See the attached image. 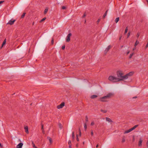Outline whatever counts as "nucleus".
Here are the masks:
<instances>
[{
    "label": "nucleus",
    "mask_w": 148,
    "mask_h": 148,
    "mask_svg": "<svg viewBox=\"0 0 148 148\" xmlns=\"http://www.w3.org/2000/svg\"><path fill=\"white\" fill-rule=\"evenodd\" d=\"M65 48V45L63 46L62 47V49H64Z\"/></svg>",
    "instance_id": "obj_37"
},
{
    "label": "nucleus",
    "mask_w": 148,
    "mask_h": 148,
    "mask_svg": "<svg viewBox=\"0 0 148 148\" xmlns=\"http://www.w3.org/2000/svg\"><path fill=\"white\" fill-rule=\"evenodd\" d=\"M146 145L147 147H148V140L146 143Z\"/></svg>",
    "instance_id": "obj_44"
},
{
    "label": "nucleus",
    "mask_w": 148,
    "mask_h": 148,
    "mask_svg": "<svg viewBox=\"0 0 148 148\" xmlns=\"http://www.w3.org/2000/svg\"><path fill=\"white\" fill-rule=\"evenodd\" d=\"M69 148H72L71 145H69Z\"/></svg>",
    "instance_id": "obj_53"
},
{
    "label": "nucleus",
    "mask_w": 148,
    "mask_h": 148,
    "mask_svg": "<svg viewBox=\"0 0 148 148\" xmlns=\"http://www.w3.org/2000/svg\"><path fill=\"white\" fill-rule=\"evenodd\" d=\"M46 19V17H44L40 21V22H42V21H44Z\"/></svg>",
    "instance_id": "obj_26"
},
{
    "label": "nucleus",
    "mask_w": 148,
    "mask_h": 148,
    "mask_svg": "<svg viewBox=\"0 0 148 148\" xmlns=\"http://www.w3.org/2000/svg\"><path fill=\"white\" fill-rule=\"evenodd\" d=\"M85 120H86V121L87 122H88V117L87 116H86Z\"/></svg>",
    "instance_id": "obj_30"
},
{
    "label": "nucleus",
    "mask_w": 148,
    "mask_h": 148,
    "mask_svg": "<svg viewBox=\"0 0 148 148\" xmlns=\"http://www.w3.org/2000/svg\"><path fill=\"white\" fill-rule=\"evenodd\" d=\"M108 51H107L106 49H105L104 51V53L106 55L107 54V52H108Z\"/></svg>",
    "instance_id": "obj_36"
},
{
    "label": "nucleus",
    "mask_w": 148,
    "mask_h": 148,
    "mask_svg": "<svg viewBox=\"0 0 148 148\" xmlns=\"http://www.w3.org/2000/svg\"><path fill=\"white\" fill-rule=\"evenodd\" d=\"M100 21V19H99L97 20V23H98H98H99V22Z\"/></svg>",
    "instance_id": "obj_41"
},
{
    "label": "nucleus",
    "mask_w": 148,
    "mask_h": 148,
    "mask_svg": "<svg viewBox=\"0 0 148 148\" xmlns=\"http://www.w3.org/2000/svg\"><path fill=\"white\" fill-rule=\"evenodd\" d=\"M138 43L139 42L137 40H136L134 45L135 47H136L138 44Z\"/></svg>",
    "instance_id": "obj_23"
},
{
    "label": "nucleus",
    "mask_w": 148,
    "mask_h": 148,
    "mask_svg": "<svg viewBox=\"0 0 148 148\" xmlns=\"http://www.w3.org/2000/svg\"><path fill=\"white\" fill-rule=\"evenodd\" d=\"M127 31H128V28H125V31L124 32L125 34L126 33H127Z\"/></svg>",
    "instance_id": "obj_31"
},
{
    "label": "nucleus",
    "mask_w": 148,
    "mask_h": 148,
    "mask_svg": "<svg viewBox=\"0 0 148 148\" xmlns=\"http://www.w3.org/2000/svg\"><path fill=\"white\" fill-rule=\"evenodd\" d=\"M48 8L46 7V8L45 9V11H44V14H45L47 13V12H48Z\"/></svg>",
    "instance_id": "obj_16"
},
{
    "label": "nucleus",
    "mask_w": 148,
    "mask_h": 148,
    "mask_svg": "<svg viewBox=\"0 0 148 148\" xmlns=\"http://www.w3.org/2000/svg\"><path fill=\"white\" fill-rule=\"evenodd\" d=\"M142 142L143 140H142L141 138H140L138 143V145L139 146H142Z\"/></svg>",
    "instance_id": "obj_10"
},
{
    "label": "nucleus",
    "mask_w": 148,
    "mask_h": 148,
    "mask_svg": "<svg viewBox=\"0 0 148 148\" xmlns=\"http://www.w3.org/2000/svg\"><path fill=\"white\" fill-rule=\"evenodd\" d=\"M72 137L73 138V139H74L75 138V134H74V132H73L72 134Z\"/></svg>",
    "instance_id": "obj_20"
},
{
    "label": "nucleus",
    "mask_w": 148,
    "mask_h": 148,
    "mask_svg": "<svg viewBox=\"0 0 148 148\" xmlns=\"http://www.w3.org/2000/svg\"><path fill=\"white\" fill-rule=\"evenodd\" d=\"M94 124V123L93 121L91 123V125H93Z\"/></svg>",
    "instance_id": "obj_40"
},
{
    "label": "nucleus",
    "mask_w": 148,
    "mask_h": 148,
    "mask_svg": "<svg viewBox=\"0 0 148 148\" xmlns=\"http://www.w3.org/2000/svg\"><path fill=\"white\" fill-rule=\"evenodd\" d=\"M86 22V20H85V23Z\"/></svg>",
    "instance_id": "obj_58"
},
{
    "label": "nucleus",
    "mask_w": 148,
    "mask_h": 148,
    "mask_svg": "<svg viewBox=\"0 0 148 148\" xmlns=\"http://www.w3.org/2000/svg\"><path fill=\"white\" fill-rule=\"evenodd\" d=\"M130 53V51H128L127 53V55L128 54Z\"/></svg>",
    "instance_id": "obj_54"
},
{
    "label": "nucleus",
    "mask_w": 148,
    "mask_h": 148,
    "mask_svg": "<svg viewBox=\"0 0 148 148\" xmlns=\"http://www.w3.org/2000/svg\"><path fill=\"white\" fill-rule=\"evenodd\" d=\"M108 79L109 81L113 82H118L121 81V79H120L112 75L108 77Z\"/></svg>",
    "instance_id": "obj_2"
},
{
    "label": "nucleus",
    "mask_w": 148,
    "mask_h": 148,
    "mask_svg": "<svg viewBox=\"0 0 148 148\" xmlns=\"http://www.w3.org/2000/svg\"><path fill=\"white\" fill-rule=\"evenodd\" d=\"M64 102H62L61 104L57 106V108L58 109L62 108L64 106Z\"/></svg>",
    "instance_id": "obj_6"
},
{
    "label": "nucleus",
    "mask_w": 148,
    "mask_h": 148,
    "mask_svg": "<svg viewBox=\"0 0 148 148\" xmlns=\"http://www.w3.org/2000/svg\"><path fill=\"white\" fill-rule=\"evenodd\" d=\"M125 141V136H123L122 138V143H124Z\"/></svg>",
    "instance_id": "obj_21"
},
{
    "label": "nucleus",
    "mask_w": 148,
    "mask_h": 148,
    "mask_svg": "<svg viewBox=\"0 0 148 148\" xmlns=\"http://www.w3.org/2000/svg\"><path fill=\"white\" fill-rule=\"evenodd\" d=\"M71 33L69 34L67 36L66 38V42H69L70 41V37L71 36Z\"/></svg>",
    "instance_id": "obj_8"
},
{
    "label": "nucleus",
    "mask_w": 148,
    "mask_h": 148,
    "mask_svg": "<svg viewBox=\"0 0 148 148\" xmlns=\"http://www.w3.org/2000/svg\"><path fill=\"white\" fill-rule=\"evenodd\" d=\"M25 14V13H23L21 16V18H23L24 17Z\"/></svg>",
    "instance_id": "obj_25"
},
{
    "label": "nucleus",
    "mask_w": 148,
    "mask_h": 148,
    "mask_svg": "<svg viewBox=\"0 0 148 148\" xmlns=\"http://www.w3.org/2000/svg\"><path fill=\"white\" fill-rule=\"evenodd\" d=\"M106 120L107 121L110 122H112V120L109 118L108 117H106Z\"/></svg>",
    "instance_id": "obj_13"
},
{
    "label": "nucleus",
    "mask_w": 148,
    "mask_h": 148,
    "mask_svg": "<svg viewBox=\"0 0 148 148\" xmlns=\"http://www.w3.org/2000/svg\"><path fill=\"white\" fill-rule=\"evenodd\" d=\"M47 138L49 140V142H50V144H51L52 143V139L49 137H47Z\"/></svg>",
    "instance_id": "obj_22"
},
{
    "label": "nucleus",
    "mask_w": 148,
    "mask_h": 148,
    "mask_svg": "<svg viewBox=\"0 0 148 148\" xmlns=\"http://www.w3.org/2000/svg\"><path fill=\"white\" fill-rule=\"evenodd\" d=\"M43 127H44L43 125L42 124V127H41L42 130H44Z\"/></svg>",
    "instance_id": "obj_45"
},
{
    "label": "nucleus",
    "mask_w": 148,
    "mask_h": 148,
    "mask_svg": "<svg viewBox=\"0 0 148 148\" xmlns=\"http://www.w3.org/2000/svg\"><path fill=\"white\" fill-rule=\"evenodd\" d=\"M116 73L118 78L120 79H121V81L125 79V78L124 77V76H123V74L121 71H118Z\"/></svg>",
    "instance_id": "obj_3"
},
{
    "label": "nucleus",
    "mask_w": 148,
    "mask_h": 148,
    "mask_svg": "<svg viewBox=\"0 0 148 148\" xmlns=\"http://www.w3.org/2000/svg\"><path fill=\"white\" fill-rule=\"evenodd\" d=\"M62 9L63 10H65L66 9V8L65 6H63L62 7Z\"/></svg>",
    "instance_id": "obj_39"
},
{
    "label": "nucleus",
    "mask_w": 148,
    "mask_h": 148,
    "mask_svg": "<svg viewBox=\"0 0 148 148\" xmlns=\"http://www.w3.org/2000/svg\"><path fill=\"white\" fill-rule=\"evenodd\" d=\"M31 105H32V103H31L30 104Z\"/></svg>",
    "instance_id": "obj_60"
},
{
    "label": "nucleus",
    "mask_w": 148,
    "mask_h": 148,
    "mask_svg": "<svg viewBox=\"0 0 148 148\" xmlns=\"http://www.w3.org/2000/svg\"><path fill=\"white\" fill-rule=\"evenodd\" d=\"M99 146V145L98 144H97L96 146V147L97 148Z\"/></svg>",
    "instance_id": "obj_55"
},
{
    "label": "nucleus",
    "mask_w": 148,
    "mask_h": 148,
    "mask_svg": "<svg viewBox=\"0 0 148 148\" xmlns=\"http://www.w3.org/2000/svg\"><path fill=\"white\" fill-rule=\"evenodd\" d=\"M76 146L77 147V146H78V145H77H77H76Z\"/></svg>",
    "instance_id": "obj_57"
},
{
    "label": "nucleus",
    "mask_w": 148,
    "mask_h": 148,
    "mask_svg": "<svg viewBox=\"0 0 148 148\" xmlns=\"http://www.w3.org/2000/svg\"><path fill=\"white\" fill-rule=\"evenodd\" d=\"M134 53H133L131 54L130 55V56L129 57V58L130 59L131 58H132V57L133 55H134Z\"/></svg>",
    "instance_id": "obj_24"
},
{
    "label": "nucleus",
    "mask_w": 148,
    "mask_h": 148,
    "mask_svg": "<svg viewBox=\"0 0 148 148\" xmlns=\"http://www.w3.org/2000/svg\"><path fill=\"white\" fill-rule=\"evenodd\" d=\"M59 127H60V128L61 129H62V124L60 123L59 124Z\"/></svg>",
    "instance_id": "obj_28"
},
{
    "label": "nucleus",
    "mask_w": 148,
    "mask_h": 148,
    "mask_svg": "<svg viewBox=\"0 0 148 148\" xmlns=\"http://www.w3.org/2000/svg\"><path fill=\"white\" fill-rule=\"evenodd\" d=\"M112 95V93H109L106 96L100 98V101L102 102H106L107 101V99H110Z\"/></svg>",
    "instance_id": "obj_1"
},
{
    "label": "nucleus",
    "mask_w": 148,
    "mask_h": 148,
    "mask_svg": "<svg viewBox=\"0 0 148 148\" xmlns=\"http://www.w3.org/2000/svg\"><path fill=\"white\" fill-rule=\"evenodd\" d=\"M83 144H84V142L83 143Z\"/></svg>",
    "instance_id": "obj_62"
},
{
    "label": "nucleus",
    "mask_w": 148,
    "mask_h": 148,
    "mask_svg": "<svg viewBox=\"0 0 148 148\" xmlns=\"http://www.w3.org/2000/svg\"><path fill=\"white\" fill-rule=\"evenodd\" d=\"M6 42V39H5L3 41L2 44V45L0 47V49H1L3 46L5 44Z\"/></svg>",
    "instance_id": "obj_11"
},
{
    "label": "nucleus",
    "mask_w": 148,
    "mask_h": 148,
    "mask_svg": "<svg viewBox=\"0 0 148 148\" xmlns=\"http://www.w3.org/2000/svg\"><path fill=\"white\" fill-rule=\"evenodd\" d=\"M76 140L77 141H79V138L78 137V135H77V138H76Z\"/></svg>",
    "instance_id": "obj_42"
},
{
    "label": "nucleus",
    "mask_w": 148,
    "mask_h": 148,
    "mask_svg": "<svg viewBox=\"0 0 148 148\" xmlns=\"http://www.w3.org/2000/svg\"><path fill=\"white\" fill-rule=\"evenodd\" d=\"M24 129L25 130V132L27 134H28L29 133L28 131V126H26L24 127Z\"/></svg>",
    "instance_id": "obj_12"
},
{
    "label": "nucleus",
    "mask_w": 148,
    "mask_h": 148,
    "mask_svg": "<svg viewBox=\"0 0 148 148\" xmlns=\"http://www.w3.org/2000/svg\"><path fill=\"white\" fill-rule=\"evenodd\" d=\"M79 135L80 136H81V130H80V129L79 128Z\"/></svg>",
    "instance_id": "obj_33"
},
{
    "label": "nucleus",
    "mask_w": 148,
    "mask_h": 148,
    "mask_svg": "<svg viewBox=\"0 0 148 148\" xmlns=\"http://www.w3.org/2000/svg\"><path fill=\"white\" fill-rule=\"evenodd\" d=\"M136 49V47H135L133 49V51H134L135 49Z\"/></svg>",
    "instance_id": "obj_51"
},
{
    "label": "nucleus",
    "mask_w": 148,
    "mask_h": 148,
    "mask_svg": "<svg viewBox=\"0 0 148 148\" xmlns=\"http://www.w3.org/2000/svg\"><path fill=\"white\" fill-rule=\"evenodd\" d=\"M16 21V20L12 19L10 20L7 23V24H10V25H12L14 24V22Z\"/></svg>",
    "instance_id": "obj_7"
},
{
    "label": "nucleus",
    "mask_w": 148,
    "mask_h": 148,
    "mask_svg": "<svg viewBox=\"0 0 148 148\" xmlns=\"http://www.w3.org/2000/svg\"><path fill=\"white\" fill-rule=\"evenodd\" d=\"M112 48V46L111 45H109L108 47L106 48V49L108 51L109 50Z\"/></svg>",
    "instance_id": "obj_14"
},
{
    "label": "nucleus",
    "mask_w": 148,
    "mask_h": 148,
    "mask_svg": "<svg viewBox=\"0 0 148 148\" xmlns=\"http://www.w3.org/2000/svg\"><path fill=\"white\" fill-rule=\"evenodd\" d=\"M134 73V72L133 71L130 72L129 73L125 75L124 76V77L125 78V79H127L129 76H131Z\"/></svg>",
    "instance_id": "obj_5"
},
{
    "label": "nucleus",
    "mask_w": 148,
    "mask_h": 148,
    "mask_svg": "<svg viewBox=\"0 0 148 148\" xmlns=\"http://www.w3.org/2000/svg\"><path fill=\"white\" fill-rule=\"evenodd\" d=\"M91 135L92 136L93 135V132H92H92H91Z\"/></svg>",
    "instance_id": "obj_46"
},
{
    "label": "nucleus",
    "mask_w": 148,
    "mask_h": 148,
    "mask_svg": "<svg viewBox=\"0 0 148 148\" xmlns=\"http://www.w3.org/2000/svg\"><path fill=\"white\" fill-rule=\"evenodd\" d=\"M42 130V132L43 133V134H45V131L44 130Z\"/></svg>",
    "instance_id": "obj_50"
},
{
    "label": "nucleus",
    "mask_w": 148,
    "mask_h": 148,
    "mask_svg": "<svg viewBox=\"0 0 148 148\" xmlns=\"http://www.w3.org/2000/svg\"><path fill=\"white\" fill-rule=\"evenodd\" d=\"M33 147L34 148H37V147H36L35 146V145H34V144H33Z\"/></svg>",
    "instance_id": "obj_48"
},
{
    "label": "nucleus",
    "mask_w": 148,
    "mask_h": 148,
    "mask_svg": "<svg viewBox=\"0 0 148 148\" xmlns=\"http://www.w3.org/2000/svg\"><path fill=\"white\" fill-rule=\"evenodd\" d=\"M68 144L69 145H71V141L70 140H69L68 142Z\"/></svg>",
    "instance_id": "obj_29"
},
{
    "label": "nucleus",
    "mask_w": 148,
    "mask_h": 148,
    "mask_svg": "<svg viewBox=\"0 0 148 148\" xmlns=\"http://www.w3.org/2000/svg\"><path fill=\"white\" fill-rule=\"evenodd\" d=\"M84 127L85 130H86L87 128V125H86V124L85 123Z\"/></svg>",
    "instance_id": "obj_32"
},
{
    "label": "nucleus",
    "mask_w": 148,
    "mask_h": 148,
    "mask_svg": "<svg viewBox=\"0 0 148 148\" xmlns=\"http://www.w3.org/2000/svg\"><path fill=\"white\" fill-rule=\"evenodd\" d=\"M97 97V96L96 95H91L90 97V98L92 99H94L96 98Z\"/></svg>",
    "instance_id": "obj_15"
},
{
    "label": "nucleus",
    "mask_w": 148,
    "mask_h": 148,
    "mask_svg": "<svg viewBox=\"0 0 148 148\" xmlns=\"http://www.w3.org/2000/svg\"><path fill=\"white\" fill-rule=\"evenodd\" d=\"M108 11V10H107L105 12L104 14V15L103 16V18H105V17H106V16Z\"/></svg>",
    "instance_id": "obj_17"
},
{
    "label": "nucleus",
    "mask_w": 148,
    "mask_h": 148,
    "mask_svg": "<svg viewBox=\"0 0 148 148\" xmlns=\"http://www.w3.org/2000/svg\"><path fill=\"white\" fill-rule=\"evenodd\" d=\"M137 97H134L133 98H136Z\"/></svg>",
    "instance_id": "obj_56"
},
{
    "label": "nucleus",
    "mask_w": 148,
    "mask_h": 148,
    "mask_svg": "<svg viewBox=\"0 0 148 148\" xmlns=\"http://www.w3.org/2000/svg\"><path fill=\"white\" fill-rule=\"evenodd\" d=\"M4 2V1H0V4L3 3Z\"/></svg>",
    "instance_id": "obj_47"
},
{
    "label": "nucleus",
    "mask_w": 148,
    "mask_h": 148,
    "mask_svg": "<svg viewBox=\"0 0 148 148\" xmlns=\"http://www.w3.org/2000/svg\"><path fill=\"white\" fill-rule=\"evenodd\" d=\"M138 126V125H135V126H134L131 129H130L129 130H128L125 131L124 133V134H125L128 133L130 132L131 131L134 130L135 128H136V127H137Z\"/></svg>",
    "instance_id": "obj_4"
},
{
    "label": "nucleus",
    "mask_w": 148,
    "mask_h": 148,
    "mask_svg": "<svg viewBox=\"0 0 148 148\" xmlns=\"http://www.w3.org/2000/svg\"><path fill=\"white\" fill-rule=\"evenodd\" d=\"M23 144L22 143H20L18 144L16 146V148H22Z\"/></svg>",
    "instance_id": "obj_9"
},
{
    "label": "nucleus",
    "mask_w": 148,
    "mask_h": 148,
    "mask_svg": "<svg viewBox=\"0 0 148 148\" xmlns=\"http://www.w3.org/2000/svg\"><path fill=\"white\" fill-rule=\"evenodd\" d=\"M148 47V41L147 42V44L145 47V49L147 48Z\"/></svg>",
    "instance_id": "obj_38"
},
{
    "label": "nucleus",
    "mask_w": 148,
    "mask_h": 148,
    "mask_svg": "<svg viewBox=\"0 0 148 148\" xmlns=\"http://www.w3.org/2000/svg\"><path fill=\"white\" fill-rule=\"evenodd\" d=\"M130 32H129L127 34V38H129V36H130Z\"/></svg>",
    "instance_id": "obj_34"
},
{
    "label": "nucleus",
    "mask_w": 148,
    "mask_h": 148,
    "mask_svg": "<svg viewBox=\"0 0 148 148\" xmlns=\"http://www.w3.org/2000/svg\"><path fill=\"white\" fill-rule=\"evenodd\" d=\"M86 12H85L84 13L83 15L82 16V18H83L85 17L86 16Z\"/></svg>",
    "instance_id": "obj_27"
},
{
    "label": "nucleus",
    "mask_w": 148,
    "mask_h": 148,
    "mask_svg": "<svg viewBox=\"0 0 148 148\" xmlns=\"http://www.w3.org/2000/svg\"><path fill=\"white\" fill-rule=\"evenodd\" d=\"M34 22L33 23V25L34 24Z\"/></svg>",
    "instance_id": "obj_61"
},
{
    "label": "nucleus",
    "mask_w": 148,
    "mask_h": 148,
    "mask_svg": "<svg viewBox=\"0 0 148 148\" xmlns=\"http://www.w3.org/2000/svg\"><path fill=\"white\" fill-rule=\"evenodd\" d=\"M0 147H3L2 145H1V143H0Z\"/></svg>",
    "instance_id": "obj_52"
},
{
    "label": "nucleus",
    "mask_w": 148,
    "mask_h": 148,
    "mask_svg": "<svg viewBox=\"0 0 148 148\" xmlns=\"http://www.w3.org/2000/svg\"><path fill=\"white\" fill-rule=\"evenodd\" d=\"M139 35H140V34H139V33H138L137 34V35H136V36H137V37L138 38V37H139Z\"/></svg>",
    "instance_id": "obj_43"
},
{
    "label": "nucleus",
    "mask_w": 148,
    "mask_h": 148,
    "mask_svg": "<svg viewBox=\"0 0 148 148\" xmlns=\"http://www.w3.org/2000/svg\"><path fill=\"white\" fill-rule=\"evenodd\" d=\"M122 38V36H120L119 38V40H121Z\"/></svg>",
    "instance_id": "obj_49"
},
{
    "label": "nucleus",
    "mask_w": 148,
    "mask_h": 148,
    "mask_svg": "<svg viewBox=\"0 0 148 148\" xmlns=\"http://www.w3.org/2000/svg\"><path fill=\"white\" fill-rule=\"evenodd\" d=\"M54 42V40L53 38H52L51 41V43L52 45L53 44Z\"/></svg>",
    "instance_id": "obj_35"
},
{
    "label": "nucleus",
    "mask_w": 148,
    "mask_h": 148,
    "mask_svg": "<svg viewBox=\"0 0 148 148\" xmlns=\"http://www.w3.org/2000/svg\"><path fill=\"white\" fill-rule=\"evenodd\" d=\"M134 140V138H133V140Z\"/></svg>",
    "instance_id": "obj_59"
},
{
    "label": "nucleus",
    "mask_w": 148,
    "mask_h": 148,
    "mask_svg": "<svg viewBox=\"0 0 148 148\" xmlns=\"http://www.w3.org/2000/svg\"><path fill=\"white\" fill-rule=\"evenodd\" d=\"M119 17H117L116 18V19L115 20V22H116V23L119 21Z\"/></svg>",
    "instance_id": "obj_19"
},
{
    "label": "nucleus",
    "mask_w": 148,
    "mask_h": 148,
    "mask_svg": "<svg viewBox=\"0 0 148 148\" xmlns=\"http://www.w3.org/2000/svg\"><path fill=\"white\" fill-rule=\"evenodd\" d=\"M100 111L101 112H102L103 113H106L107 112V111L105 110H103L102 109H101L100 110Z\"/></svg>",
    "instance_id": "obj_18"
}]
</instances>
